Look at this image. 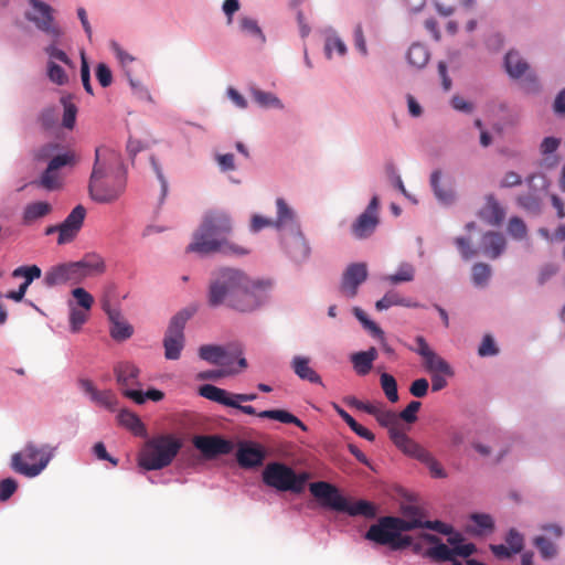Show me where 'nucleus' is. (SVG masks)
Listing matches in <instances>:
<instances>
[{
    "label": "nucleus",
    "instance_id": "1",
    "mask_svg": "<svg viewBox=\"0 0 565 565\" xmlns=\"http://www.w3.org/2000/svg\"><path fill=\"white\" fill-rule=\"evenodd\" d=\"M260 303L259 286L242 270L222 268L210 280L207 305L211 308L226 306L239 312H250Z\"/></svg>",
    "mask_w": 565,
    "mask_h": 565
},
{
    "label": "nucleus",
    "instance_id": "2",
    "mask_svg": "<svg viewBox=\"0 0 565 565\" xmlns=\"http://www.w3.org/2000/svg\"><path fill=\"white\" fill-rule=\"evenodd\" d=\"M233 226L231 217L223 211H209L193 234V241L188 246V252L200 255L223 253L225 255H247L249 250L228 241Z\"/></svg>",
    "mask_w": 565,
    "mask_h": 565
},
{
    "label": "nucleus",
    "instance_id": "3",
    "mask_svg": "<svg viewBox=\"0 0 565 565\" xmlns=\"http://www.w3.org/2000/svg\"><path fill=\"white\" fill-rule=\"evenodd\" d=\"M88 189L90 198L98 203H111L120 198L126 189V175L117 152L96 148Z\"/></svg>",
    "mask_w": 565,
    "mask_h": 565
},
{
    "label": "nucleus",
    "instance_id": "4",
    "mask_svg": "<svg viewBox=\"0 0 565 565\" xmlns=\"http://www.w3.org/2000/svg\"><path fill=\"white\" fill-rule=\"evenodd\" d=\"M417 524L408 523V518L382 516L377 523L372 524L365 533V539L380 545H388L397 551L408 547L413 540L402 532L412 531Z\"/></svg>",
    "mask_w": 565,
    "mask_h": 565
},
{
    "label": "nucleus",
    "instance_id": "5",
    "mask_svg": "<svg viewBox=\"0 0 565 565\" xmlns=\"http://www.w3.org/2000/svg\"><path fill=\"white\" fill-rule=\"evenodd\" d=\"M199 394L202 397L221 405L237 408L247 415H257L260 418L275 419L284 424H294L303 431H307L308 429L307 426L298 417L285 409H269L256 413V409L253 406L242 405V402H237L234 397H232L230 392L212 384H204L200 386Z\"/></svg>",
    "mask_w": 565,
    "mask_h": 565
},
{
    "label": "nucleus",
    "instance_id": "6",
    "mask_svg": "<svg viewBox=\"0 0 565 565\" xmlns=\"http://www.w3.org/2000/svg\"><path fill=\"white\" fill-rule=\"evenodd\" d=\"M179 439L161 435L148 440L139 455V465L146 470H159L169 466L181 449Z\"/></svg>",
    "mask_w": 565,
    "mask_h": 565
},
{
    "label": "nucleus",
    "instance_id": "7",
    "mask_svg": "<svg viewBox=\"0 0 565 565\" xmlns=\"http://www.w3.org/2000/svg\"><path fill=\"white\" fill-rule=\"evenodd\" d=\"M56 447L51 445L38 446L28 443L20 451L11 457V468L28 478L39 476L49 465L54 456Z\"/></svg>",
    "mask_w": 565,
    "mask_h": 565
},
{
    "label": "nucleus",
    "instance_id": "8",
    "mask_svg": "<svg viewBox=\"0 0 565 565\" xmlns=\"http://www.w3.org/2000/svg\"><path fill=\"white\" fill-rule=\"evenodd\" d=\"M308 472L297 475L295 470L281 462H270L263 471V481L278 491L301 493L309 480Z\"/></svg>",
    "mask_w": 565,
    "mask_h": 565
},
{
    "label": "nucleus",
    "instance_id": "9",
    "mask_svg": "<svg viewBox=\"0 0 565 565\" xmlns=\"http://www.w3.org/2000/svg\"><path fill=\"white\" fill-rule=\"evenodd\" d=\"M195 307H188L172 317L163 339L167 360H178L184 347V328L188 320L195 313Z\"/></svg>",
    "mask_w": 565,
    "mask_h": 565
},
{
    "label": "nucleus",
    "instance_id": "10",
    "mask_svg": "<svg viewBox=\"0 0 565 565\" xmlns=\"http://www.w3.org/2000/svg\"><path fill=\"white\" fill-rule=\"evenodd\" d=\"M422 539L434 545L424 552V556L434 562H448L449 559H452V556L469 557L477 551L473 543L456 545L450 548L441 542L439 536L435 534L424 533L422 534Z\"/></svg>",
    "mask_w": 565,
    "mask_h": 565
},
{
    "label": "nucleus",
    "instance_id": "11",
    "mask_svg": "<svg viewBox=\"0 0 565 565\" xmlns=\"http://www.w3.org/2000/svg\"><path fill=\"white\" fill-rule=\"evenodd\" d=\"M28 2L30 9L24 14L25 19L42 32L58 38L62 32L55 24L54 9L42 0H28Z\"/></svg>",
    "mask_w": 565,
    "mask_h": 565
},
{
    "label": "nucleus",
    "instance_id": "12",
    "mask_svg": "<svg viewBox=\"0 0 565 565\" xmlns=\"http://www.w3.org/2000/svg\"><path fill=\"white\" fill-rule=\"evenodd\" d=\"M380 200L374 195L365 211L351 225V233L358 239L370 237L380 223Z\"/></svg>",
    "mask_w": 565,
    "mask_h": 565
},
{
    "label": "nucleus",
    "instance_id": "13",
    "mask_svg": "<svg viewBox=\"0 0 565 565\" xmlns=\"http://www.w3.org/2000/svg\"><path fill=\"white\" fill-rule=\"evenodd\" d=\"M415 342L417 347H411L409 350L416 352L423 358L424 366L429 373H441L445 376L454 375V371L448 362L430 349L424 337L417 335L415 338Z\"/></svg>",
    "mask_w": 565,
    "mask_h": 565
},
{
    "label": "nucleus",
    "instance_id": "14",
    "mask_svg": "<svg viewBox=\"0 0 565 565\" xmlns=\"http://www.w3.org/2000/svg\"><path fill=\"white\" fill-rule=\"evenodd\" d=\"M309 490L322 507L338 512L347 509V499L335 486L326 481H317L310 483Z\"/></svg>",
    "mask_w": 565,
    "mask_h": 565
},
{
    "label": "nucleus",
    "instance_id": "15",
    "mask_svg": "<svg viewBox=\"0 0 565 565\" xmlns=\"http://www.w3.org/2000/svg\"><path fill=\"white\" fill-rule=\"evenodd\" d=\"M44 285L49 288L60 285L82 284L74 262L62 263L52 266L44 274Z\"/></svg>",
    "mask_w": 565,
    "mask_h": 565
},
{
    "label": "nucleus",
    "instance_id": "16",
    "mask_svg": "<svg viewBox=\"0 0 565 565\" xmlns=\"http://www.w3.org/2000/svg\"><path fill=\"white\" fill-rule=\"evenodd\" d=\"M193 445L205 458H215L232 452L234 445L218 435H201L193 438Z\"/></svg>",
    "mask_w": 565,
    "mask_h": 565
},
{
    "label": "nucleus",
    "instance_id": "17",
    "mask_svg": "<svg viewBox=\"0 0 565 565\" xmlns=\"http://www.w3.org/2000/svg\"><path fill=\"white\" fill-rule=\"evenodd\" d=\"M86 216V209L83 205L75 206L66 218L61 223V234L57 236V244L65 245L73 242L78 235Z\"/></svg>",
    "mask_w": 565,
    "mask_h": 565
},
{
    "label": "nucleus",
    "instance_id": "18",
    "mask_svg": "<svg viewBox=\"0 0 565 565\" xmlns=\"http://www.w3.org/2000/svg\"><path fill=\"white\" fill-rule=\"evenodd\" d=\"M282 244L289 257L296 263L305 262L310 255V246L299 226L284 235Z\"/></svg>",
    "mask_w": 565,
    "mask_h": 565
},
{
    "label": "nucleus",
    "instance_id": "19",
    "mask_svg": "<svg viewBox=\"0 0 565 565\" xmlns=\"http://www.w3.org/2000/svg\"><path fill=\"white\" fill-rule=\"evenodd\" d=\"M367 278V267L364 263H354L348 266L342 275L340 286L341 292L348 298H353L358 294L359 286Z\"/></svg>",
    "mask_w": 565,
    "mask_h": 565
},
{
    "label": "nucleus",
    "instance_id": "20",
    "mask_svg": "<svg viewBox=\"0 0 565 565\" xmlns=\"http://www.w3.org/2000/svg\"><path fill=\"white\" fill-rule=\"evenodd\" d=\"M103 309L110 321V335L116 341H125L134 333V328L127 322L120 310L113 308L108 301L103 303Z\"/></svg>",
    "mask_w": 565,
    "mask_h": 565
},
{
    "label": "nucleus",
    "instance_id": "21",
    "mask_svg": "<svg viewBox=\"0 0 565 565\" xmlns=\"http://www.w3.org/2000/svg\"><path fill=\"white\" fill-rule=\"evenodd\" d=\"M74 263L81 282L87 278L100 276L106 271L105 259L97 253H86L79 260Z\"/></svg>",
    "mask_w": 565,
    "mask_h": 565
},
{
    "label": "nucleus",
    "instance_id": "22",
    "mask_svg": "<svg viewBox=\"0 0 565 565\" xmlns=\"http://www.w3.org/2000/svg\"><path fill=\"white\" fill-rule=\"evenodd\" d=\"M264 451L256 445L243 443L236 452V460L242 468L252 469L263 465Z\"/></svg>",
    "mask_w": 565,
    "mask_h": 565
},
{
    "label": "nucleus",
    "instance_id": "23",
    "mask_svg": "<svg viewBox=\"0 0 565 565\" xmlns=\"http://www.w3.org/2000/svg\"><path fill=\"white\" fill-rule=\"evenodd\" d=\"M404 516L408 518V523L417 524L415 529H428L434 530L441 534H450L452 532V527L447 525L441 521H424L422 512L416 507H406L403 510Z\"/></svg>",
    "mask_w": 565,
    "mask_h": 565
},
{
    "label": "nucleus",
    "instance_id": "24",
    "mask_svg": "<svg viewBox=\"0 0 565 565\" xmlns=\"http://www.w3.org/2000/svg\"><path fill=\"white\" fill-rule=\"evenodd\" d=\"M114 373L117 384L120 386L121 391L131 386L140 385L138 381L140 369L131 362H118L114 366Z\"/></svg>",
    "mask_w": 565,
    "mask_h": 565
},
{
    "label": "nucleus",
    "instance_id": "25",
    "mask_svg": "<svg viewBox=\"0 0 565 565\" xmlns=\"http://www.w3.org/2000/svg\"><path fill=\"white\" fill-rule=\"evenodd\" d=\"M505 245V238L501 233L487 232L482 235L480 249L484 256L495 259L503 253Z\"/></svg>",
    "mask_w": 565,
    "mask_h": 565
},
{
    "label": "nucleus",
    "instance_id": "26",
    "mask_svg": "<svg viewBox=\"0 0 565 565\" xmlns=\"http://www.w3.org/2000/svg\"><path fill=\"white\" fill-rule=\"evenodd\" d=\"M392 441L402 452L418 461L425 459V455L428 452V450L408 437L403 430L401 433H394Z\"/></svg>",
    "mask_w": 565,
    "mask_h": 565
},
{
    "label": "nucleus",
    "instance_id": "27",
    "mask_svg": "<svg viewBox=\"0 0 565 565\" xmlns=\"http://www.w3.org/2000/svg\"><path fill=\"white\" fill-rule=\"evenodd\" d=\"M479 217L489 225L498 226L505 217V211L493 195L486 198V204L479 211Z\"/></svg>",
    "mask_w": 565,
    "mask_h": 565
},
{
    "label": "nucleus",
    "instance_id": "28",
    "mask_svg": "<svg viewBox=\"0 0 565 565\" xmlns=\"http://www.w3.org/2000/svg\"><path fill=\"white\" fill-rule=\"evenodd\" d=\"M276 206H277V215L274 220L275 228L276 230H285L289 228L290 231H294L296 226H299L296 221V214L295 211L287 204V202L278 198L276 200Z\"/></svg>",
    "mask_w": 565,
    "mask_h": 565
},
{
    "label": "nucleus",
    "instance_id": "29",
    "mask_svg": "<svg viewBox=\"0 0 565 565\" xmlns=\"http://www.w3.org/2000/svg\"><path fill=\"white\" fill-rule=\"evenodd\" d=\"M291 369L295 374L302 381H308L312 384H322L321 376L310 366V359L307 356L296 355L291 360Z\"/></svg>",
    "mask_w": 565,
    "mask_h": 565
},
{
    "label": "nucleus",
    "instance_id": "30",
    "mask_svg": "<svg viewBox=\"0 0 565 565\" xmlns=\"http://www.w3.org/2000/svg\"><path fill=\"white\" fill-rule=\"evenodd\" d=\"M377 350L371 347L367 351H360L351 355V362L359 375H366L373 367V362L377 359Z\"/></svg>",
    "mask_w": 565,
    "mask_h": 565
},
{
    "label": "nucleus",
    "instance_id": "31",
    "mask_svg": "<svg viewBox=\"0 0 565 565\" xmlns=\"http://www.w3.org/2000/svg\"><path fill=\"white\" fill-rule=\"evenodd\" d=\"M52 212V205L45 201H36L25 205L22 213V222L31 225L40 218L45 217Z\"/></svg>",
    "mask_w": 565,
    "mask_h": 565
},
{
    "label": "nucleus",
    "instance_id": "32",
    "mask_svg": "<svg viewBox=\"0 0 565 565\" xmlns=\"http://www.w3.org/2000/svg\"><path fill=\"white\" fill-rule=\"evenodd\" d=\"M559 145L561 139L555 137H546L542 140L540 151L544 156L541 162L543 167L554 168L558 163L559 158L554 152L558 149Z\"/></svg>",
    "mask_w": 565,
    "mask_h": 565
},
{
    "label": "nucleus",
    "instance_id": "33",
    "mask_svg": "<svg viewBox=\"0 0 565 565\" xmlns=\"http://www.w3.org/2000/svg\"><path fill=\"white\" fill-rule=\"evenodd\" d=\"M505 71L512 78H520L529 70V64L516 51H509L504 58Z\"/></svg>",
    "mask_w": 565,
    "mask_h": 565
},
{
    "label": "nucleus",
    "instance_id": "34",
    "mask_svg": "<svg viewBox=\"0 0 565 565\" xmlns=\"http://www.w3.org/2000/svg\"><path fill=\"white\" fill-rule=\"evenodd\" d=\"M441 172L436 170L430 175V185L434 190V194L437 200L445 204L449 205L455 202V192L450 186H444L440 184Z\"/></svg>",
    "mask_w": 565,
    "mask_h": 565
},
{
    "label": "nucleus",
    "instance_id": "35",
    "mask_svg": "<svg viewBox=\"0 0 565 565\" xmlns=\"http://www.w3.org/2000/svg\"><path fill=\"white\" fill-rule=\"evenodd\" d=\"M118 422L121 426L129 429L136 436L146 435V427L138 415L128 409L120 411L118 414Z\"/></svg>",
    "mask_w": 565,
    "mask_h": 565
},
{
    "label": "nucleus",
    "instance_id": "36",
    "mask_svg": "<svg viewBox=\"0 0 565 565\" xmlns=\"http://www.w3.org/2000/svg\"><path fill=\"white\" fill-rule=\"evenodd\" d=\"M11 275L13 278L24 279V281L19 286V288L22 291L26 292L32 281L34 279H39L42 276V270L38 265L20 266L17 267Z\"/></svg>",
    "mask_w": 565,
    "mask_h": 565
},
{
    "label": "nucleus",
    "instance_id": "37",
    "mask_svg": "<svg viewBox=\"0 0 565 565\" xmlns=\"http://www.w3.org/2000/svg\"><path fill=\"white\" fill-rule=\"evenodd\" d=\"M250 95L254 102L263 108H284V104L281 103V100L270 92H265L259 88H252Z\"/></svg>",
    "mask_w": 565,
    "mask_h": 565
},
{
    "label": "nucleus",
    "instance_id": "38",
    "mask_svg": "<svg viewBox=\"0 0 565 565\" xmlns=\"http://www.w3.org/2000/svg\"><path fill=\"white\" fill-rule=\"evenodd\" d=\"M475 526L469 525L467 531L475 535H483L486 532H491L494 527L492 518L484 513H473L470 516Z\"/></svg>",
    "mask_w": 565,
    "mask_h": 565
},
{
    "label": "nucleus",
    "instance_id": "39",
    "mask_svg": "<svg viewBox=\"0 0 565 565\" xmlns=\"http://www.w3.org/2000/svg\"><path fill=\"white\" fill-rule=\"evenodd\" d=\"M375 419L381 426L388 429L391 440L393 439L394 433L402 431L398 415L393 411L382 408Z\"/></svg>",
    "mask_w": 565,
    "mask_h": 565
},
{
    "label": "nucleus",
    "instance_id": "40",
    "mask_svg": "<svg viewBox=\"0 0 565 565\" xmlns=\"http://www.w3.org/2000/svg\"><path fill=\"white\" fill-rule=\"evenodd\" d=\"M339 416L348 424V426L360 437L373 441L375 439L374 434L367 428L360 425L348 412L338 405L334 406Z\"/></svg>",
    "mask_w": 565,
    "mask_h": 565
},
{
    "label": "nucleus",
    "instance_id": "41",
    "mask_svg": "<svg viewBox=\"0 0 565 565\" xmlns=\"http://www.w3.org/2000/svg\"><path fill=\"white\" fill-rule=\"evenodd\" d=\"M407 60L411 65L422 68L429 60V52L425 45L414 43L408 49Z\"/></svg>",
    "mask_w": 565,
    "mask_h": 565
},
{
    "label": "nucleus",
    "instance_id": "42",
    "mask_svg": "<svg viewBox=\"0 0 565 565\" xmlns=\"http://www.w3.org/2000/svg\"><path fill=\"white\" fill-rule=\"evenodd\" d=\"M342 512H347L352 516L363 515L365 518H374L376 514L375 507L365 500H359L354 503H350L347 500V509Z\"/></svg>",
    "mask_w": 565,
    "mask_h": 565
},
{
    "label": "nucleus",
    "instance_id": "43",
    "mask_svg": "<svg viewBox=\"0 0 565 565\" xmlns=\"http://www.w3.org/2000/svg\"><path fill=\"white\" fill-rule=\"evenodd\" d=\"M68 307H70V328L73 333H77L81 330V328L83 327V324L87 321L88 312L90 310L77 308L74 305V302H72V301L68 302Z\"/></svg>",
    "mask_w": 565,
    "mask_h": 565
},
{
    "label": "nucleus",
    "instance_id": "44",
    "mask_svg": "<svg viewBox=\"0 0 565 565\" xmlns=\"http://www.w3.org/2000/svg\"><path fill=\"white\" fill-rule=\"evenodd\" d=\"M224 351L225 349L221 345L206 344L200 347L199 356L209 363L217 365L218 363H223L222 358Z\"/></svg>",
    "mask_w": 565,
    "mask_h": 565
},
{
    "label": "nucleus",
    "instance_id": "45",
    "mask_svg": "<svg viewBox=\"0 0 565 565\" xmlns=\"http://www.w3.org/2000/svg\"><path fill=\"white\" fill-rule=\"evenodd\" d=\"M380 381L386 398L392 403H396L398 401V392L394 376L388 373H382Z\"/></svg>",
    "mask_w": 565,
    "mask_h": 565
},
{
    "label": "nucleus",
    "instance_id": "46",
    "mask_svg": "<svg viewBox=\"0 0 565 565\" xmlns=\"http://www.w3.org/2000/svg\"><path fill=\"white\" fill-rule=\"evenodd\" d=\"M414 267L411 264L404 263L399 266L396 274L386 276L384 280L396 285L399 282L412 281L414 279Z\"/></svg>",
    "mask_w": 565,
    "mask_h": 565
},
{
    "label": "nucleus",
    "instance_id": "47",
    "mask_svg": "<svg viewBox=\"0 0 565 565\" xmlns=\"http://www.w3.org/2000/svg\"><path fill=\"white\" fill-rule=\"evenodd\" d=\"M239 28L243 33L258 39L262 43L265 42V35L255 19L248 17L241 18Z\"/></svg>",
    "mask_w": 565,
    "mask_h": 565
},
{
    "label": "nucleus",
    "instance_id": "48",
    "mask_svg": "<svg viewBox=\"0 0 565 565\" xmlns=\"http://www.w3.org/2000/svg\"><path fill=\"white\" fill-rule=\"evenodd\" d=\"M533 544L544 559H551L557 554L556 545L544 536H536Z\"/></svg>",
    "mask_w": 565,
    "mask_h": 565
},
{
    "label": "nucleus",
    "instance_id": "49",
    "mask_svg": "<svg viewBox=\"0 0 565 565\" xmlns=\"http://www.w3.org/2000/svg\"><path fill=\"white\" fill-rule=\"evenodd\" d=\"M491 276V268L484 263H477L472 267V281L476 286L483 287Z\"/></svg>",
    "mask_w": 565,
    "mask_h": 565
},
{
    "label": "nucleus",
    "instance_id": "50",
    "mask_svg": "<svg viewBox=\"0 0 565 565\" xmlns=\"http://www.w3.org/2000/svg\"><path fill=\"white\" fill-rule=\"evenodd\" d=\"M72 296L75 299V306L81 309L90 310L94 305L93 296L82 287H76L72 290Z\"/></svg>",
    "mask_w": 565,
    "mask_h": 565
},
{
    "label": "nucleus",
    "instance_id": "51",
    "mask_svg": "<svg viewBox=\"0 0 565 565\" xmlns=\"http://www.w3.org/2000/svg\"><path fill=\"white\" fill-rule=\"evenodd\" d=\"M62 179L57 170H46L42 173L40 184L46 190H55L61 186Z\"/></svg>",
    "mask_w": 565,
    "mask_h": 565
},
{
    "label": "nucleus",
    "instance_id": "52",
    "mask_svg": "<svg viewBox=\"0 0 565 565\" xmlns=\"http://www.w3.org/2000/svg\"><path fill=\"white\" fill-rule=\"evenodd\" d=\"M518 204L524 210L536 213L541 207V200L535 193L521 194L516 199Z\"/></svg>",
    "mask_w": 565,
    "mask_h": 565
},
{
    "label": "nucleus",
    "instance_id": "53",
    "mask_svg": "<svg viewBox=\"0 0 565 565\" xmlns=\"http://www.w3.org/2000/svg\"><path fill=\"white\" fill-rule=\"evenodd\" d=\"M92 402L95 404L106 407V408H113L116 404V395L110 390L99 391L96 390V392L90 397Z\"/></svg>",
    "mask_w": 565,
    "mask_h": 565
},
{
    "label": "nucleus",
    "instance_id": "54",
    "mask_svg": "<svg viewBox=\"0 0 565 565\" xmlns=\"http://www.w3.org/2000/svg\"><path fill=\"white\" fill-rule=\"evenodd\" d=\"M508 232L515 239H523L527 234V228L522 218L513 216L509 220Z\"/></svg>",
    "mask_w": 565,
    "mask_h": 565
},
{
    "label": "nucleus",
    "instance_id": "55",
    "mask_svg": "<svg viewBox=\"0 0 565 565\" xmlns=\"http://www.w3.org/2000/svg\"><path fill=\"white\" fill-rule=\"evenodd\" d=\"M47 76L56 85H64L68 81L65 71L54 61H49L47 63Z\"/></svg>",
    "mask_w": 565,
    "mask_h": 565
},
{
    "label": "nucleus",
    "instance_id": "56",
    "mask_svg": "<svg viewBox=\"0 0 565 565\" xmlns=\"http://www.w3.org/2000/svg\"><path fill=\"white\" fill-rule=\"evenodd\" d=\"M75 163H76L75 154L73 152H65V153L57 154V156L53 157L50 160L47 168H50V170L58 171L63 167L74 166Z\"/></svg>",
    "mask_w": 565,
    "mask_h": 565
},
{
    "label": "nucleus",
    "instance_id": "57",
    "mask_svg": "<svg viewBox=\"0 0 565 565\" xmlns=\"http://www.w3.org/2000/svg\"><path fill=\"white\" fill-rule=\"evenodd\" d=\"M472 2L473 0H451L449 3H446L443 0L435 1L438 12L445 17L451 15L455 12L457 4L469 7Z\"/></svg>",
    "mask_w": 565,
    "mask_h": 565
},
{
    "label": "nucleus",
    "instance_id": "58",
    "mask_svg": "<svg viewBox=\"0 0 565 565\" xmlns=\"http://www.w3.org/2000/svg\"><path fill=\"white\" fill-rule=\"evenodd\" d=\"M324 50L327 56L330 58L333 51H335L341 56L344 55L347 52V46L339 36L333 35L327 38Z\"/></svg>",
    "mask_w": 565,
    "mask_h": 565
},
{
    "label": "nucleus",
    "instance_id": "59",
    "mask_svg": "<svg viewBox=\"0 0 565 565\" xmlns=\"http://www.w3.org/2000/svg\"><path fill=\"white\" fill-rule=\"evenodd\" d=\"M420 462L427 466L430 475L434 478H446L447 473L445 472L444 468L429 451L425 455V459H422Z\"/></svg>",
    "mask_w": 565,
    "mask_h": 565
},
{
    "label": "nucleus",
    "instance_id": "60",
    "mask_svg": "<svg viewBox=\"0 0 565 565\" xmlns=\"http://www.w3.org/2000/svg\"><path fill=\"white\" fill-rule=\"evenodd\" d=\"M422 403L418 401H412L398 415V419H403L408 424H413L417 420V412L419 411Z\"/></svg>",
    "mask_w": 565,
    "mask_h": 565
},
{
    "label": "nucleus",
    "instance_id": "61",
    "mask_svg": "<svg viewBox=\"0 0 565 565\" xmlns=\"http://www.w3.org/2000/svg\"><path fill=\"white\" fill-rule=\"evenodd\" d=\"M354 315L373 335L383 337L382 329L375 322L371 321L362 309L354 308Z\"/></svg>",
    "mask_w": 565,
    "mask_h": 565
},
{
    "label": "nucleus",
    "instance_id": "62",
    "mask_svg": "<svg viewBox=\"0 0 565 565\" xmlns=\"http://www.w3.org/2000/svg\"><path fill=\"white\" fill-rule=\"evenodd\" d=\"M512 553H520L523 550L524 539L516 530L511 529L505 539Z\"/></svg>",
    "mask_w": 565,
    "mask_h": 565
},
{
    "label": "nucleus",
    "instance_id": "63",
    "mask_svg": "<svg viewBox=\"0 0 565 565\" xmlns=\"http://www.w3.org/2000/svg\"><path fill=\"white\" fill-rule=\"evenodd\" d=\"M18 489V482L13 478L0 481V501L9 500Z\"/></svg>",
    "mask_w": 565,
    "mask_h": 565
},
{
    "label": "nucleus",
    "instance_id": "64",
    "mask_svg": "<svg viewBox=\"0 0 565 565\" xmlns=\"http://www.w3.org/2000/svg\"><path fill=\"white\" fill-rule=\"evenodd\" d=\"M96 78L102 87H108L113 83V74L105 63H99L96 67Z\"/></svg>",
    "mask_w": 565,
    "mask_h": 565
}]
</instances>
